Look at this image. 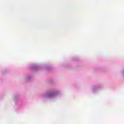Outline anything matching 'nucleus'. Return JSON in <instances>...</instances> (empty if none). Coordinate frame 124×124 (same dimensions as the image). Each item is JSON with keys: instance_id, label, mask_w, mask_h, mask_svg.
I'll return each mask as SVG.
<instances>
[{"instance_id": "1", "label": "nucleus", "mask_w": 124, "mask_h": 124, "mask_svg": "<svg viewBox=\"0 0 124 124\" xmlns=\"http://www.w3.org/2000/svg\"><path fill=\"white\" fill-rule=\"evenodd\" d=\"M52 95H53V93H49L48 94V96H52Z\"/></svg>"}]
</instances>
